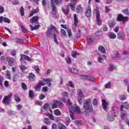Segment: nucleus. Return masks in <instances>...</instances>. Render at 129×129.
Listing matches in <instances>:
<instances>
[{"instance_id":"1","label":"nucleus","mask_w":129,"mask_h":129,"mask_svg":"<svg viewBox=\"0 0 129 129\" xmlns=\"http://www.w3.org/2000/svg\"><path fill=\"white\" fill-rule=\"evenodd\" d=\"M83 109L85 113H88V112L93 111V107L91 104V99L90 98H88L84 101Z\"/></svg>"},{"instance_id":"2","label":"nucleus","mask_w":129,"mask_h":129,"mask_svg":"<svg viewBox=\"0 0 129 129\" xmlns=\"http://www.w3.org/2000/svg\"><path fill=\"white\" fill-rule=\"evenodd\" d=\"M67 102L70 111V116L72 119H74V114H73V112H74V111H77L78 113H81L80 108H79V107H78L77 104H75L74 106H72L71 104H72V103L70 102V99L68 100Z\"/></svg>"},{"instance_id":"3","label":"nucleus","mask_w":129,"mask_h":129,"mask_svg":"<svg viewBox=\"0 0 129 129\" xmlns=\"http://www.w3.org/2000/svg\"><path fill=\"white\" fill-rule=\"evenodd\" d=\"M94 13L96 14L97 24L99 26H100V25H101V18H100V12H99L98 8L94 10Z\"/></svg>"},{"instance_id":"4","label":"nucleus","mask_w":129,"mask_h":129,"mask_svg":"<svg viewBox=\"0 0 129 129\" xmlns=\"http://www.w3.org/2000/svg\"><path fill=\"white\" fill-rule=\"evenodd\" d=\"M78 101L80 104L82 103V98L84 97V95H83V92L81 90H78Z\"/></svg>"},{"instance_id":"5","label":"nucleus","mask_w":129,"mask_h":129,"mask_svg":"<svg viewBox=\"0 0 129 129\" xmlns=\"http://www.w3.org/2000/svg\"><path fill=\"white\" fill-rule=\"evenodd\" d=\"M13 97L12 94L6 96L3 99L4 104H10V101H11V98Z\"/></svg>"},{"instance_id":"6","label":"nucleus","mask_w":129,"mask_h":129,"mask_svg":"<svg viewBox=\"0 0 129 129\" xmlns=\"http://www.w3.org/2000/svg\"><path fill=\"white\" fill-rule=\"evenodd\" d=\"M41 82H43V83H44V84H47V85H48V86H49V87H51L52 84H51V83L52 82V79H50V78H46V79H43L42 81H40Z\"/></svg>"},{"instance_id":"7","label":"nucleus","mask_w":129,"mask_h":129,"mask_svg":"<svg viewBox=\"0 0 129 129\" xmlns=\"http://www.w3.org/2000/svg\"><path fill=\"white\" fill-rule=\"evenodd\" d=\"M117 21L118 22H125V21H127V17H123L121 14H118L117 17Z\"/></svg>"},{"instance_id":"8","label":"nucleus","mask_w":129,"mask_h":129,"mask_svg":"<svg viewBox=\"0 0 129 129\" xmlns=\"http://www.w3.org/2000/svg\"><path fill=\"white\" fill-rule=\"evenodd\" d=\"M50 3L52 8V14L55 15L56 12H57V8L56 7V5H55V1L54 0H51Z\"/></svg>"},{"instance_id":"9","label":"nucleus","mask_w":129,"mask_h":129,"mask_svg":"<svg viewBox=\"0 0 129 129\" xmlns=\"http://www.w3.org/2000/svg\"><path fill=\"white\" fill-rule=\"evenodd\" d=\"M81 78L82 79H84L85 80H88V81H91L92 82H93V81H94V78L90 76L82 75Z\"/></svg>"},{"instance_id":"10","label":"nucleus","mask_w":129,"mask_h":129,"mask_svg":"<svg viewBox=\"0 0 129 129\" xmlns=\"http://www.w3.org/2000/svg\"><path fill=\"white\" fill-rule=\"evenodd\" d=\"M102 107L104 110L105 111H107L108 110V108H107V106L108 105V103L106 102V100L105 99L102 100Z\"/></svg>"},{"instance_id":"11","label":"nucleus","mask_w":129,"mask_h":129,"mask_svg":"<svg viewBox=\"0 0 129 129\" xmlns=\"http://www.w3.org/2000/svg\"><path fill=\"white\" fill-rule=\"evenodd\" d=\"M62 104H63V103H62V102H61L60 101H54L52 105V109H54V108H57L58 105L60 106L62 105Z\"/></svg>"},{"instance_id":"12","label":"nucleus","mask_w":129,"mask_h":129,"mask_svg":"<svg viewBox=\"0 0 129 129\" xmlns=\"http://www.w3.org/2000/svg\"><path fill=\"white\" fill-rule=\"evenodd\" d=\"M56 28L54 26H51L50 28H48L46 31L47 37H50L51 33L53 32V31H55Z\"/></svg>"},{"instance_id":"13","label":"nucleus","mask_w":129,"mask_h":129,"mask_svg":"<svg viewBox=\"0 0 129 129\" xmlns=\"http://www.w3.org/2000/svg\"><path fill=\"white\" fill-rule=\"evenodd\" d=\"M115 117V114L114 113L108 114L107 116V119L109 121H113L114 120V117Z\"/></svg>"},{"instance_id":"14","label":"nucleus","mask_w":129,"mask_h":129,"mask_svg":"<svg viewBox=\"0 0 129 129\" xmlns=\"http://www.w3.org/2000/svg\"><path fill=\"white\" fill-rule=\"evenodd\" d=\"M39 17L34 16L30 20V23L32 24H39Z\"/></svg>"},{"instance_id":"15","label":"nucleus","mask_w":129,"mask_h":129,"mask_svg":"<svg viewBox=\"0 0 129 129\" xmlns=\"http://www.w3.org/2000/svg\"><path fill=\"white\" fill-rule=\"evenodd\" d=\"M108 25L110 29L113 28L115 25H116V21L115 19H112L111 21H109L108 22Z\"/></svg>"},{"instance_id":"16","label":"nucleus","mask_w":129,"mask_h":129,"mask_svg":"<svg viewBox=\"0 0 129 129\" xmlns=\"http://www.w3.org/2000/svg\"><path fill=\"white\" fill-rule=\"evenodd\" d=\"M45 85V83L44 82H41V81L38 83V85L35 88V90L36 91H40V89H41V86H44Z\"/></svg>"},{"instance_id":"17","label":"nucleus","mask_w":129,"mask_h":129,"mask_svg":"<svg viewBox=\"0 0 129 129\" xmlns=\"http://www.w3.org/2000/svg\"><path fill=\"white\" fill-rule=\"evenodd\" d=\"M123 108H125L126 109H128V108H129V104L127 102H125V103L121 105L120 110H122Z\"/></svg>"},{"instance_id":"18","label":"nucleus","mask_w":129,"mask_h":129,"mask_svg":"<svg viewBox=\"0 0 129 129\" xmlns=\"http://www.w3.org/2000/svg\"><path fill=\"white\" fill-rule=\"evenodd\" d=\"M7 59L9 66H14V61H15V58L12 57H8Z\"/></svg>"},{"instance_id":"19","label":"nucleus","mask_w":129,"mask_h":129,"mask_svg":"<svg viewBox=\"0 0 129 129\" xmlns=\"http://www.w3.org/2000/svg\"><path fill=\"white\" fill-rule=\"evenodd\" d=\"M98 49L100 53H102V54H106L105 48H104L103 46L101 45L99 46Z\"/></svg>"},{"instance_id":"20","label":"nucleus","mask_w":129,"mask_h":129,"mask_svg":"<svg viewBox=\"0 0 129 129\" xmlns=\"http://www.w3.org/2000/svg\"><path fill=\"white\" fill-rule=\"evenodd\" d=\"M117 38L119 40H124L125 38V35L123 33H118L117 34Z\"/></svg>"},{"instance_id":"21","label":"nucleus","mask_w":129,"mask_h":129,"mask_svg":"<svg viewBox=\"0 0 129 129\" xmlns=\"http://www.w3.org/2000/svg\"><path fill=\"white\" fill-rule=\"evenodd\" d=\"M27 60V61H31V58L29 57L28 55H26L25 54L21 55V58L20 60L22 61V60Z\"/></svg>"},{"instance_id":"22","label":"nucleus","mask_w":129,"mask_h":129,"mask_svg":"<svg viewBox=\"0 0 129 129\" xmlns=\"http://www.w3.org/2000/svg\"><path fill=\"white\" fill-rule=\"evenodd\" d=\"M120 111H121V119H123V118H124V117L127 115V113H126V111H125V110H123V109H122V110H120Z\"/></svg>"},{"instance_id":"23","label":"nucleus","mask_w":129,"mask_h":129,"mask_svg":"<svg viewBox=\"0 0 129 129\" xmlns=\"http://www.w3.org/2000/svg\"><path fill=\"white\" fill-rule=\"evenodd\" d=\"M36 77V76L32 73H30L28 75V78L30 81H34L35 80V78Z\"/></svg>"},{"instance_id":"24","label":"nucleus","mask_w":129,"mask_h":129,"mask_svg":"<svg viewBox=\"0 0 129 129\" xmlns=\"http://www.w3.org/2000/svg\"><path fill=\"white\" fill-rule=\"evenodd\" d=\"M108 36L110 39H115L116 38V35L113 32H109Z\"/></svg>"},{"instance_id":"25","label":"nucleus","mask_w":129,"mask_h":129,"mask_svg":"<svg viewBox=\"0 0 129 129\" xmlns=\"http://www.w3.org/2000/svg\"><path fill=\"white\" fill-rule=\"evenodd\" d=\"M76 11L78 13H81L83 11V8L81 7V5H78L76 8Z\"/></svg>"},{"instance_id":"26","label":"nucleus","mask_w":129,"mask_h":129,"mask_svg":"<svg viewBox=\"0 0 129 129\" xmlns=\"http://www.w3.org/2000/svg\"><path fill=\"white\" fill-rule=\"evenodd\" d=\"M86 17L89 18L91 15V10L90 9V7H88V10H87L85 13Z\"/></svg>"},{"instance_id":"27","label":"nucleus","mask_w":129,"mask_h":129,"mask_svg":"<svg viewBox=\"0 0 129 129\" xmlns=\"http://www.w3.org/2000/svg\"><path fill=\"white\" fill-rule=\"evenodd\" d=\"M62 11L63 12V13L64 14V15H66V16H67V15H68L69 13V8H68V7H67L66 9H64L63 8H61Z\"/></svg>"},{"instance_id":"28","label":"nucleus","mask_w":129,"mask_h":129,"mask_svg":"<svg viewBox=\"0 0 129 129\" xmlns=\"http://www.w3.org/2000/svg\"><path fill=\"white\" fill-rule=\"evenodd\" d=\"M74 19L75 25L77 26L78 24V18H77V15L76 14H74Z\"/></svg>"},{"instance_id":"29","label":"nucleus","mask_w":129,"mask_h":129,"mask_svg":"<svg viewBox=\"0 0 129 129\" xmlns=\"http://www.w3.org/2000/svg\"><path fill=\"white\" fill-rule=\"evenodd\" d=\"M67 7L69 9V7H70L72 10L75 11V4H73L72 3H70V4H69V5Z\"/></svg>"},{"instance_id":"30","label":"nucleus","mask_w":129,"mask_h":129,"mask_svg":"<svg viewBox=\"0 0 129 129\" xmlns=\"http://www.w3.org/2000/svg\"><path fill=\"white\" fill-rule=\"evenodd\" d=\"M60 33L62 37H67V34H66V31L64 29H61L60 30Z\"/></svg>"},{"instance_id":"31","label":"nucleus","mask_w":129,"mask_h":129,"mask_svg":"<svg viewBox=\"0 0 129 129\" xmlns=\"http://www.w3.org/2000/svg\"><path fill=\"white\" fill-rule=\"evenodd\" d=\"M72 55L73 58H76L77 56H79V53L77 51H73L72 53Z\"/></svg>"},{"instance_id":"32","label":"nucleus","mask_w":129,"mask_h":129,"mask_svg":"<svg viewBox=\"0 0 129 129\" xmlns=\"http://www.w3.org/2000/svg\"><path fill=\"white\" fill-rule=\"evenodd\" d=\"M70 71H71L72 73H74V74H78V73H79L78 70L75 69V68L70 69Z\"/></svg>"},{"instance_id":"33","label":"nucleus","mask_w":129,"mask_h":129,"mask_svg":"<svg viewBox=\"0 0 129 129\" xmlns=\"http://www.w3.org/2000/svg\"><path fill=\"white\" fill-rule=\"evenodd\" d=\"M31 31H34L35 30H37L40 27V25H35L34 27H33L32 25H30Z\"/></svg>"},{"instance_id":"34","label":"nucleus","mask_w":129,"mask_h":129,"mask_svg":"<svg viewBox=\"0 0 129 129\" xmlns=\"http://www.w3.org/2000/svg\"><path fill=\"white\" fill-rule=\"evenodd\" d=\"M20 12L22 17H24V16H25V10L23 7H21Z\"/></svg>"},{"instance_id":"35","label":"nucleus","mask_w":129,"mask_h":129,"mask_svg":"<svg viewBox=\"0 0 129 129\" xmlns=\"http://www.w3.org/2000/svg\"><path fill=\"white\" fill-rule=\"evenodd\" d=\"M54 113L56 116H59L61 114V112L58 109H56L54 111Z\"/></svg>"},{"instance_id":"36","label":"nucleus","mask_w":129,"mask_h":129,"mask_svg":"<svg viewBox=\"0 0 129 129\" xmlns=\"http://www.w3.org/2000/svg\"><path fill=\"white\" fill-rule=\"evenodd\" d=\"M29 95L30 98H34V92H33V90H29Z\"/></svg>"},{"instance_id":"37","label":"nucleus","mask_w":129,"mask_h":129,"mask_svg":"<svg viewBox=\"0 0 129 129\" xmlns=\"http://www.w3.org/2000/svg\"><path fill=\"white\" fill-rule=\"evenodd\" d=\"M114 69H115V67H114V66L112 64H110L108 68V71L110 72L113 71Z\"/></svg>"},{"instance_id":"38","label":"nucleus","mask_w":129,"mask_h":129,"mask_svg":"<svg viewBox=\"0 0 129 129\" xmlns=\"http://www.w3.org/2000/svg\"><path fill=\"white\" fill-rule=\"evenodd\" d=\"M20 69L22 72H24L26 69H28V68L25 66H20Z\"/></svg>"},{"instance_id":"39","label":"nucleus","mask_w":129,"mask_h":129,"mask_svg":"<svg viewBox=\"0 0 129 129\" xmlns=\"http://www.w3.org/2000/svg\"><path fill=\"white\" fill-rule=\"evenodd\" d=\"M59 129H67V127L63 124H59L58 125Z\"/></svg>"},{"instance_id":"40","label":"nucleus","mask_w":129,"mask_h":129,"mask_svg":"<svg viewBox=\"0 0 129 129\" xmlns=\"http://www.w3.org/2000/svg\"><path fill=\"white\" fill-rule=\"evenodd\" d=\"M66 61L67 62V64H71V58H70V57L69 56H68V57H67L66 59Z\"/></svg>"},{"instance_id":"41","label":"nucleus","mask_w":129,"mask_h":129,"mask_svg":"<svg viewBox=\"0 0 129 129\" xmlns=\"http://www.w3.org/2000/svg\"><path fill=\"white\" fill-rule=\"evenodd\" d=\"M112 58H120V55L118 52H116L115 54H113L112 56Z\"/></svg>"},{"instance_id":"42","label":"nucleus","mask_w":129,"mask_h":129,"mask_svg":"<svg viewBox=\"0 0 129 129\" xmlns=\"http://www.w3.org/2000/svg\"><path fill=\"white\" fill-rule=\"evenodd\" d=\"M14 98L17 102H20V101H21V99H20V97H19V96H18V95H15L14 96Z\"/></svg>"},{"instance_id":"43","label":"nucleus","mask_w":129,"mask_h":129,"mask_svg":"<svg viewBox=\"0 0 129 129\" xmlns=\"http://www.w3.org/2000/svg\"><path fill=\"white\" fill-rule=\"evenodd\" d=\"M67 32H68V35L69 37H71L72 36V32L71 31V29L68 28L67 30Z\"/></svg>"},{"instance_id":"44","label":"nucleus","mask_w":129,"mask_h":129,"mask_svg":"<svg viewBox=\"0 0 129 129\" xmlns=\"http://www.w3.org/2000/svg\"><path fill=\"white\" fill-rule=\"evenodd\" d=\"M34 69L36 73H37V74H39V73H40V68H39L38 66H34Z\"/></svg>"},{"instance_id":"45","label":"nucleus","mask_w":129,"mask_h":129,"mask_svg":"<svg viewBox=\"0 0 129 129\" xmlns=\"http://www.w3.org/2000/svg\"><path fill=\"white\" fill-rule=\"evenodd\" d=\"M119 99H120V100H125L126 97L124 95H121L119 96Z\"/></svg>"},{"instance_id":"46","label":"nucleus","mask_w":129,"mask_h":129,"mask_svg":"<svg viewBox=\"0 0 129 129\" xmlns=\"http://www.w3.org/2000/svg\"><path fill=\"white\" fill-rule=\"evenodd\" d=\"M3 21L4 22H5V23H8V24H10V23H11V20L8 18H4L3 19Z\"/></svg>"},{"instance_id":"47","label":"nucleus","mask_w":129,"mask_h":129,"mask_svg":"<svg viewBox=\"0 0 129 129\" xmlns=\"http://www.w3.org/2000/svg\"><path fill=\"white\" fill-rule=\"evenodd\" d=\"M68 86H70V87H72V88H74V84L73 83H72V81H70L68 83Z\"/></svg>"},{"instance_id":"48","label":"nucleus","mask_w":129,"mask_h":129,"mask_svg":"<svg viewBox=\"0 0 129 129\" xmlns=\"http://www.w3.org/2000/svg\"><path fill=\"white\" fill-rule=\"evenodd\" d=\"M4 77H3L1 75H0V86L3 85V82L4 81Z\"/></svg>"},{"instance_id":"49","label":"nucleus","mask_w":129,"mask_h":129,"mask_svg":"<svg viewBox=\"0 0 129 129\" xmlns=\"http://www.w3.org/2000/svg\"><path fill=\"white\" fill-rule=\"evenodd\" d=\"M54 4H56V5H58V4H62L63 3L62 0H54Z\"/></svg>"},{"instance_id":"50","label":"nucleus","mask_w":129,"mask_h":129,"mask_svg":"<svg viewBox=\"0 0 129 129\" xmlns=\"http://www.w3.org/2000/svg\"><path fill=\"white\" fill-rule=\"evenodd\" d=\"M44 122L46 124H50V121H49V119L47 118H44Z\"/></svg>"},{"instance_id":"51","label":"nucleus","mask_w":129,"mask_h":129,"mask_svg":"<svg viewBox=\"0 0 129 129\" xmlns=\"http://www.w3.org/2000/svg\"><path fill=\"white\" fill-rule=\"evenodd\" d=\"M10 53H11V55H12V56H16V50H11Z\"/></svg>"},{"instance_id":"52","label":"nucleus","mask_w":129,"mask_h":129,"mask_svg":"<svg viewBox=\"0 0 129 129\" xmlns=\"http://www.w3.org/2000/svg\"><path fill=\"white\" fill-rule=\"evenodd\" d=\"M48 108H49V104H45L43 106V109H45V110H48Z\"/></svg>"},{"instance_id":"53","label":"nucleus","mask_w":129,"mask_h":129,"mask_svg":"<svg viewBox=\"0 0 129 129\" xmlns=\"http://www.w3.org/2000/svg\"><path fill=\"white\" fill-rule=\"evenodd\" d=\"M5 12V8L2 6H0V14H3Z\"/></svg>"},{"instance_id":"54","label":"nucleus","mask_w":129,"mask_h":129,"mask_svg":"<svg viewBox=\"0 0 129 129\" xmlns=\"http://www.w3.org/2000/svg\"><path fill=\"white\" fill-rule=\"evenodd\" d=\"M21 30L24 33H25V32H27V29L25 28L24 25H21Z\"/></svg>"},{"instance_id":"55","label":"nucleus","mask_w":129,"mask_h":129,"mask_svg":"<svg viewBox=\"0 0 129 129\" xmlns=\"http://www.w3.org/2000/svg\"><path fill=\"white\" fill-rule=\"evenodd\" d=\"M48 116L49 117V118H50V119H51V120H54V116L53 115H52L50 113H48Z\"/></svg>"},{"instance_id":"56","label":"nucleus","mask_w":129,"mask_h":129,"mask_svg":"<svg viewBox=\"0 0 129 129\" xmlns=\"http://www.w3.org/2000/svg\"><path fill=\"white\" fill-rule=\"evenodd\" d=\"M71 121V120L70 119V118L67 119L66 121V125H69V123H70Z\"/></svg>"},{"instance_id":"57","label":"nucleus","mask_w":129,"mask_h":129,"mask_svg":"<svg viewBox=\"0 0 129 129\" xmlns=\"http://www.w3.org/2000/svg\"><path fill=\"white\" fill-rule=\"evenodd\" d=\"M22 88H23V89H24V90H26V89H27V85H26V84L23 83L22 84Z\"/></svg>"},{"instance_id":"58","label":"nucleus","mask_w":129,"mask_h":129,"mask_svg":"<svg viewBox=\"0 0 129 129\" xmlns=\"http://www.w3.org/2000/svg\"><path fill=\"white\" fill-rule=\"evenodd\" d=\"M105 88H110V82H109L105 85Z\"/></svg>"},{"instance_id":"59","label":"nucleus","mask_w":129,"mask_h":129,"mask_svg":"<svg viewBox=\"0 0 129 129\" xmlns=\"http://www.w3.org/2000/svg\"><path fill=\"white\" fill-rule=\"evenodd\" d=\"M102 61H103V59H102L101 57L99 56L98 57V62H99V63H102Z\"/></svg>"},{"instance_id":"60","label":"nucleus","mask_w":129,"mask_h":129,"mask_svg":"<svg viewBox=\"0 0 129 129\" xmlns=\"http://www.w3.org/2000/svg\"><path fill=\"white\" fill-rule=\"evenodd\" d=\"M45 97H46V96H45L43 94H41V95L39 96V99L40 100H42V99H44V98H45Z\"/></svg>"},{"instance_id":"61","label":"nucleus","mask_w":129,"mask_h":129,"mask_svg":"<svg viewBox=\"0 0 129 129\" xmlns=\"http://www.w3.org/2000/svg\"><path fill=\"white\" fill-rule=\"evenodd\" d=\"M93 40L91 38H88L87 39V43L88 44H91L92 43Z\"/></svg>"},{"instance_id":"62","label":"nucleus","mask_w":129,"mask_h":129,"mask_svg":"<svg viewBox=\"0 0 129 129\" xmlns=\"http://www.w3.org/2000/svg\"><path fill=\"white\" fill-rule=\"evenodd\" d=\"M71 3L74 5H77V0H71Z\"/></svg>"},{"instance_id":"63","label":"nucleus","mask_w":129,"mask_h":129,"mask_svg":"<svg viewBox=\"0 0 129 129\" xmlns=\"http://www.w3.org/2000/svg\"><path fill=\"white\" fill-rule=\"evenodd\" d=\"M123 13H124V14H125V15H129V12H128V10H127V9L123 10Z\"/></svg>"},{"instance_id":"64","label":"nucleus","mask_w":129,"mask_h":129,"mask_svg":"<svg viewBox=\"0 0 129 129\" xmlns=\"http://www.w3.org/2000/svg\"><path fill=\"white\" fill-rule=\"evenodd\" d=\"M52 129H57V125L55 123L52 124Z\"/></svg>"}]
</instances>
